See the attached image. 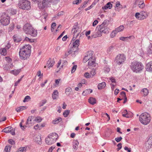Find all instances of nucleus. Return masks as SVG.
Here are the masks:
<instances>
[{
	"instance_id": "nucleus-1",
	"label": "nucleus",
	"mask_w": 152,
	"mask_h": 152,
	"mask_svg": "<svg viewBox=\"0 0 152 152\" xmlns=\"http://www.w3.org/2000/svg\"><path fill=\"white\" fill-rule=\"evenodd\" d=\"M31 48L30 45H26L20 49L19 55L21 59L25 60L29 57L31 53Z\"/></svg>"
},
{
	"instance_id": "nucleus-2",
	"label": "nucleus",
	"mask_w": 152,
	"mask_h": 152,
	"mask_svg": "<svg viewBox=\"0 0 152 152\" xmlns=\"http://www.w3.org/2000/svg\"><path fill=\"white\" fill-rule=\"evenodd\" d=\"M23 30L25 33L33 37H36L37 35V31L28 23H27L24 25Z\"/></svg>"
},
{
	"instance_id": "nucleus-3",
	"label": "nucleus",
	"mask_w": 152,
	"mask_h": 152,
	"mask_svg": "<svg viewBox=\"0 0 152 152\" xmlns=\"http://www.w3.org/2000/svg\"><path fill=\"white\" fill-rule=\"evenodd\" d=\"M130 66L132 71L136 73L140 72L144 68L141 62L137 61L132 62Z\"/></svg>"
},
{
	"instance_id": "nucleus-4",
	"label": "nucleus",
	"mask_w": 152,
	"mask_h": 152,
	"mask_svg": "<svg viewBox=\"0 0 152 152\" xmlns=\"http://www.w3.org/2000/svg\"><path fill=\"white\" fill-rule=\"evenodd\" d=\"M139 120L141 123L144 125H147L150 121L151 118L148 113H143L140 116Z\"/></svg>"
},
{
	"instance_id": "nucleus-5",
	"label": "nucleus",
	"mask_w": 152,
	"mask_h": 152,
	"mask_svg": "<svg viewBox=\"0 0 152 152\" xmlns=\"http://www.w3.org/2000/svg\"><path fill=\"white\" fill-rule=\"evenodd\" d=\"M18 6L20 8L24 10H29L31 8L30 2L27 0H20Z\"/></svg>"
},
{
	"instance_id": "nucleus-6",
	"label": "nucleus",
	"mask_w": 152,
	"mask_h": 152,
	"mask_svg": "<svg viewBox=\"0 0 152 152\" xmlns=\"http://www.w3.org/2000/svg\"><path fill=\"white\" fill-rule=\"evenodd\" d=\"M10 18L7 14L3 13L0 19V22L3 26H7L10 23Z\"/></svg>"
},
{
	"instance_id": "nucleus-7",
	"label": "nucleus",
	"mask_w": 152,
	"mask_h": 152,
	"mask_svg": "<svg viewBox=\"0 0 152 152\" xmlns=\"http://www.w3.org/2000/svg\"><path fill=\"white\" fill-rule=\"evenodd\" d=\"M103 28L99 26H97L95 30L92 33L91 37L95 38L101 37L102 33H105L106 32L105 30H103Z\"/></svg>"
},
{
	"instance_id": "nucleus-8",
	"label": "nucleus",
	"mask_w": 152,
	"mask_h": 152,
	"mask_svg": "<svg viewBox=\"0 0 152 152\" xmlns=\"http://www.w3.org/2000/svg\"><path fill=\"white\" fill-rule=\"evenodd\" d=\"M80 31L81 30L78 26L77 25H75L73 26L72 30V33L74 34L72 39L75 38H77L79 37V38L81 37L83 34L82 33H80Z\"/></svg>"
},
{
	"instance_id": "nucleus-9",
	"label": "nucleus",
	"mask_w": 152,
	"mask_h": 152,
	"mask_svg": "<svg viewBox=\"0 0 152 152\" xmlns=\"http://www.w3.org/2000/svg\"><path fill=\"white\" fill-rule=\"evenodd\" d=\"M126 57L123 54H119L115 58V60L117 64L119 65L123 64L126 60Z\"/></svg>"
},
{
	"instance_id": "nucleus-10",
	"label": "nucleus",
	"mask_w": 152,
	"mask_h": 152,
	"mask_svg": "<svg viewBox=\"0 0 152 152\" xmlns=\"http://www.w3.org/2000/svg\"><path fill=\"white\" fill-rule=\"evenodd\" d=\"M148 15V13L147 12L145 11H142L140 13H136L135 16L137 19L139 20H142L147 18Z\"/></svg>"
},
{
	"instance_id": "nucleus-11",
	"label": "nucleus",
	"mask_w": 152,
	"mask_h": 152,
	"mask_svg": "<svg viewBox=\"0 0 152 152\" xmlns=\"http://www.w3.org/2000/svg\"><path fill=\"white\" fill-rule=\"evenodd\" d=\"M93 52L92 51L88 52L87 55L86 56L83 58V61L84 62H86L88 61H89L91 59H94V57L93 56Z\"/></svg>"
},
{
	"instance_id": "nucleus-12",
	"label": "nucleus",
	"mask_w": 152,
	"mask_h": 152,
	"mask_svg": "<svg viewBox=\"0 0 152 152\" xmlns=\"http://www.w3.org/2000/svg\"><path fill=\"white\" fill-rule=\"evenodd\" d=\"M33 118V117L31 116H30L28 117L27 121L26 122V127L29 128L33 125V124L32 123V121Z\"/></svg>"
},
{
	"instance_id": "nucleus-13",
	"label": "nucleus",
	"mask_w": 152,
	"mask_h": 152,
	"mask_svg": "<svg viewBox=\"0 0 152 152\" xmlns=\"http://www.w3.org/2000/svg\"><path fill=\"white\" fill-rule=\"evenodd\" d=\"M48 136L55 142L58 137V135L55 133H53L49 134Z\"/></svg>"
},
{
	"instance_id": "nucleus-14",
	"label": "nucleus",
	"mask_w": 152,
	"mask_h": 152,
	"mask_svg": "<svg viewBox=\"0 0 152 152\" xmlns=\"http://www.w3.org/2000/svg\"><path fill=\"white\" fill-rule=\"evenodd\" d=\"M146 69L147 71L152 72V61H150L147 64Z\"/></svg>"
},
{
	"instance_id": "nucleus-15",
	"label": "nucleus",
	"mask_w": 152,
	"mask_h": 152,
	"mask_svg": "<svg viewBox=\"0 0 152 152\" xmlns=\"http://www.w3.org/2000/svg\"><path fill=\"white\" fill-rule=\"evenodd\" d=\"M55 61L53 59L50 58L47 62V65L49 68L52 67L54 65Z\"/></svg>"
},
{
	"instance_id": "nucleus-16",
	"label": "nucleus",
	"mask_w": 152,
	"mask_h": 152,
	"mask_svg": "<svg viewBox=\"0 0 152 152\" xmlns=\"http://www.w3.org/2000/svg\"><path fill=\"white\" fill-rule=\"evenodd\" d=\"M72 143L73 148L75 151L77 150L79 144V142L77 140H74Z\"/></svg>"
},
{
	"instance_id": "nucleus-17",
	"label": "nucleus",
	"mask_w": 152,
	"mask_h": 152,
	"mask_svg": "<svg viewBox=\"0 0 152 152\" xmlns=\"http://www.w3.org/2000/svg\"><path fill=\"white\" fill-rule=\"evenodd\" d=\"M45 141L46 143L48 145H50L54 143L53 140H52V139L48 136L45 139Z\"/></svg>"
},
{
	"instance_id": "nucleus-18",
	"label": "nucleus",
	"mask_w": 152,
	"mask_h": 152,
	"mask_svg": "<svg viewBox=\"0 0 152 152\" xmlns=\"http://www.w3.org/2000/svg\"><path fill=\"white\" fill-rule=\"evenodd\" d=\"M78 48L74 47H73L70 48V49L69 50V51H70V53L72 54V56H75V53L78 50Z\"/></svg>"
},
{
	"instance_id": "nucleus-19",
	"label": "nucleus",
	"mask_w": 152,
	"mask_h": 152,
	"mask_svg": "<svg viewBox=\"0 0 152 152\" xmlns=\"http://www.w3.org/2000/svg\"><path fill=\"white\" fill-rule=\"evenodd\" d=\"M109 21L107 20H105L104 21L103 23L101 25L99 26L102 28H103V29L105 30V28L108 25Z\"/></svg>"
},
{
	"instance_id": "nucleus-20",
	"label": "nucleus",
	"mask_w": 152,
	"mask_h": 152,
	"mask_svg": "<svg viewBox=\"0 0 152 152\" xmlns=\"http://www.w3.org/2000/svg\"><path fill=\"white\" fill-rule=\"evenodd\" d=\"M147 53L148 54L152 53V45L151 44H149L147 48Z\"/></svg>"
},
{
	"instance_id": "nucleus-21",
	"label": "nucleus",
	"mask_w": 152,
	"mask_h": 152,
	"mask_svg": "<svg viewBox=\"0 0 152 152\" xmlns=\"http://www.w3.org/2000/svg\"><path fill=\"white\" fill-rule=\"evenodd\" d=\"M146 144H148L149 146H148V147H151L152 145V134L151 135L149 138L148 139L147 141Z\"/></svg>"
},
{
	"instance_id": "nucleus-22",
	"label": "nucleus",
	"mask_w": 152,
	"mask_h": 152,
	"mask_svg": "<svg viewBox=\"0 0 152 152\" xmlns=\"http://www.w3.org/2000/svg\"><path fill=\"white\" fill-rule=\"evenodd\" d=\"M92 92V90L89 89L83 91L82 93V95L84 96H86L89 94L91 93Z\"/></svg>"
},
{
	"instance_id": "nucleus-23",
	"label": "nucleus",
	"mask_w": 152,
	"mask_h": 152,
	"mask_svg": "<svg viewBox=\"0 0 152 152\" xmlns=\"http://www.w3.org/2000/svg\"><path fill=\"white\" fill-rule=\"evenodd\" d=\"M112 4L110 2H108L104 6L102 7V9L104 10H106L107 8L110 9L112 7Z\"/></svg>"
},
{
	"instance_id": "nucleus-24",
	"label": "nucleus",
	"mask_w": 152,
	"mask_h": 152,
	"mask_svg": "<svg viewBox=\"0 0 152 152\" xmlns=\"http://www.w3.org/2000/svg\"><path fill=\"white\" fill-rule=\"evenodd\" d=\"M58 92L57 90L54 91L52 95V97L54 99H56L58 98Z\"/></svg>"
},
{
	"instance_id": "nucleus-25",
	"label": "nucleus",
	"mask_w": 152,
	"mask_h": 152,
	"mask_svg": "<svg viewBox=\"0 0 152 152\" xmlns=\"http://www.w3.org/2000/svg\"><path fill=\"white\" fill-rule=\"evenodd\" d=\"M106 84L105 82H103L99 84L98 86V88L99 89H102L105 87Z\"/></svg>"
},
{
	"instance_id": "nucleus-26",
	"label": "nucleus",
	"mask_w": 152,
	"mask_h": 152,
	"mask_svg": "<svg viewBox=\"0 0 152 152\" xmlns=\"http://www.w3.org/2000/svg\"><path fill=\"white\" fill-rule=\"evenodd\" d=\"M95 58L94 59L91 58L88 62V65L89 66H94L95 64Z\"/></svg>"
},
{
	"instance_id": "nucleus-27",
	"label": "nucleus",
	"mask_w": 152,
	"mask_h": 152,
	"mask_svg": "<svg viewBox=\"0 0 152 152\" xmlns=\"http://www.w3.org/2000/svg\"><path fill=\"white\" fill-rule=\"evenodd\" d=\"M124 28V26L123 25H121L119 27L116 28L115 30L117 33L123 31Z\"/></svg>"
},
{
	"instance_id": "nucleus-28",
	"label": "nucleus",
	"mask_w": 152,
	"mask_h": 152,
	"mask_svg": "<svg viewBox=\"0 0 152 152\" xmlns=\"http://www.w3.org/2000/svg\"><path fill=\"white\" fill-rule=\"evenodd\" d=\"M96 99L94 98L90 97L88 99V102L91 104L94 105L96 103Z\"/></svg>"
},
{
	"instance_id": "nucleus-29",
	"label": "nucleus",
	"mask_w": 152,
	"mask_h": 152,
	"mask_svg": "<svg viewBox=\"0 0 152 152\" xmlns=\"http://www.w3.org/2000/svg\"><path fill=\"white\" fill-rule=\"evenodd\" d=\"M62 121V118H61L59 117L58 118H56L53 120L52 121V123L53 124H58L59 122Z\"/></svg>"
},
{
	"instance_id": "nucleus-30",
	"label": "nucleus",
	"mask_w": 152,
	"mask_h": 152,
	"mask_svg": "<svg viewBox=\"0 0 152 152\" xmlns=\"http://www.w3.org/2000/svg\"><path fill=\"white\" fill-rule=\"evenodd\" d=\"M72 91V88L70 87H68L66 88L65 92L66 94L68 96H69L70 94V93Z\"/></svg>"
},
{
	"instance_id": "nucleus-31",
	"label": "nucleus",
	"mask_w": 152,
	"mask_h": 152,
	"mask_svg": "<svg viewBox=\"0 0 152 152\" xmlns=\"http://www.w3.org/2000/svg\"><path fill=\"white\" fill-rule=\"evenodd\" d=\"M11 129L12 127L9 126L3 129L2 131L7 133H8L10 132V130H11Z\"/></svg>"
},
{
	"instance_id": "nucleus-32",
	"label": "nucleus",
	"mask_w": 152,
	"mask_h": 152,
	"mask_svg": "<svg viewBox=\"0 0 152 152\" xmlns=\"http://www.w3.org/2000/svg\"><path fill=\"white\" fill-rule=\"evenodd\" d=\"M80 44V40L79 39H76L75 41L73 43V46L74 47L78 48Z\"/></svg>"
},
{
	"instance_id": "nucleus-33",
	"label": "nucleus",
	"mask_w": 152,
	"mask_h": 152,
	"mask_svg": "<svg viewBox=\"0 0 152 152\" xmlns=\"http://www.w3.org/2000/svg\"><path fill=\"white\" fill-rule=\"evenodd\" d=\"M0 52L1 54L4 56L6 55L7 53V50L4 48L1 49L0 50Z\"/></svg>"
},
{
	"instance_id": "nucleus-34",
	"label": "nucleus",
	"mask_w": 152,
	"mask_h": 152,
	"mask_svg": "<svg viewBox=\"0 0 152 152\" xmlns=\"http://www.w3.org/2000/svg\"><path fill=\"white\" fill-rule=\"evenodd\" d=\"M26 108V106H20L16 108V110L18 112H19L21 111L25 110Z\"/></svg>"
},
{
	"instance_id": "nucleus-35",
	"label": "nucleus",
	"mask_w": 152,
	"mask_h": 152,
	"mask_svg": "<svg viewBox=\"0 0 152 152\" xmlns=\"http://www.w3.org/2000/svg\"><path fill=\"white\" fill-rule=\"evenodd\" d=\"M41 137L39 136H37L35 139V141L39 144L41 143Z\"/></svg>"
},
{
	"instance_id": "nucleus-36",
	"label": "nucleus",
	"mask_w": 152,
	"mask_h": 152,
	"mask_svg": "<svg viewBox=\"0 0 152 152\" xmlns=\"http://www.w3.org/2000/svg\"><path fill=\"white\" fill-rule=\"evenodd\" d=\"M53 0H43L42 4L43 6L45 7L46 4H47L49 2H51Z\"/></svg>"
},
{
	"instance_id": "nucleus-37",
	"label": "nucleus",
	"mask_w": 152,
	"mask_h": 152,
	"mask_svg": "<svg viewBox=\"0 0 152 152\" xmlns=\"http://www.w3.org/2000/svg\"><path fill=\"white\" fill-rule=\"evenodd\" d=\"M138 6L140 8H143L145 7V4L143 1H140L139 4H138Z\"/></svg>"
},
{
	"instance_id": "nucleus-38",
	"label": "nucleus",
	"mask_w": 152,
	"mask_h": 152,
	"mask_svg": "<svg viewBox=\"0 0 152 152\" xmlns=\"http://www.w3.org/2000/svg\"><path fill=\"white\" fill-rule=\"evenodd\" d=\"M20 69L14 70L11 71V73L15 75H17L20 72Z\"/></svg>"
},
{
	"instance_id": "nucleus-39",
	"label": "nucleus",
	"mask_w": 152,
	"mask_h": 152,
	"mask_svg": "<svg viewBox=\"0 0 152 152\" xmlns=\"http://www.w3.org/2000/svg\"><path fill=\"white\" fill-rule=\"evenodd\" d=\"M110 68L107 65L104 67L103 69L104 72L105 73H107L110 71Z\"/></svg>"
},
{
	"instance_id": "nucleus-40",
	"label": "nucleus",
	"mask_w": 152,
	"mask_h": 152,
	"mask_svg": "<svg viewBox=\"0 0 152 152\" xmlns=\"http://www.w3.org/2000/svg\"><path fill=\"white\" fill-rule=\"evenodd\" d=\"M117 32L115 31V30L113 31L111 33L110 35V37L111 38H113L114 37L116 34H117Z\"/></svg>"
},
{
	"instance_id": "nucleus-41",
	"label": "nucleus",
	"mask_w": 152,
	"mask_h": 152,
	"mask_svg": "<svg viewBox=\"0 0 152 152\" xmlns=\"http://www.w3.org/2000/svg\"><path fill=\"white\" fill-rule=\"evenodd\" d=\"M114 47L113 46H110L109 47L107 50V52L108 53H110L112 52Z\"/></svg>"
},
{
	"instance_id": "nucleus-42",
	"label": "nucleus",
	"mask_w": 152,
	"mask_h": 152,
	"mask_svg": "<svg viewBox=\"0 0 152 152\" xmlns=\"http://www.w3.org/2000/svg\"><path fill=\"white\" fill-rule=\"evenodd\" d=\"M122 116L126 118H129V115L128 114L127 111L126 110H124V111L122 113Z\"/></svg>"
},
{
	"instance_id": "nucleus-43",
	"label": "nucleus",
	"mask_w": 152,
	"mask_h": 152,
	"mask_svg": "<svg viewBox=\"0 0 152 152\" xmlns=\"http://www.w3.org/2000/svg\"><path fill=\"white\" fill-rule=\"evenodd\" d=\"M131 37V36L129 37H122L119 38V39L122 41H127V39L128 38H130Z\"/></svg>"
},
{
	"instance_id": "nucleus-44",
	"label": "nucleus",
	"mask_w": 152,
	"mask_h": 152,
	"mask_svg": "<svg viewBox=\"0 0 152 152\" xmlns=\"http://www.w3.org/2000/svg\"><path fill=\"white\" fill-rule=\"evenodd\" d=\"M47 17V15H42L41 16V18H42L41 19V21L43 23H44L46 22V18Z\"/></svg>"
},
{
	"instance_id": "nucleus-45",
	"label": "nucleus",
	"mask_w": 152,
	"mask_h": 152,
	"mask_svg": "<svg viewBox=\"0 0 152 152\" xmlns=\"http://www.w3.org/2000/svg\"><path fill=\"white\" fill-rule=\"evenodd\" d=\"M142 91L143 92V95L145 96H146L148 93V91L147 88L143 89Z\"/></svg>"
},
{
	"instance_id": "nucleus-46",
	"label": "nucleus",
	"mask_w": 152,
	"mask_h": 152,
	"mask_svg": "<svg viewBox=\"0 0 152 152\" xmlns=\"http://www.w3.org/2000/svg\"><path fill=\"white\" fill-rule=\"evenodd\" d=\"M26 148L25 147H21L20 148L18 151V152H23L26 151Z\"/></svg>"
},
{
	"instance_id": "nucleus-47",
	"label": "nucleus",
	"mask_w": 152,
	"mask_h": 152,
	"mask_svg": "<svg viewBox=\"0 0 152 152\" xmlns=\"http://www.w3.org/2000/svg\"><path fill=\"white\" fill-rule=\"evenodd\" d=\"M70 111L69 110H65L63 113V115L65 117H67L69 115Z\"/></svg>"
},
{
	"instance_id": "nucleus-48",
	"label": "nucleus",
	"mask_w": 152,
	"mask_h": 152,
	"mask_svg": "<svg viewBox=\"0 0 152 152\" xmlns=\"http://www.w3.org/2000/svg\"><path fill=\"white\" fill-rule=\"evenodd\" d=\"M31 99V98L30 96H27L25 97L24 99L23 100V102H28L29 100Z\"/></svg>"
},
{
	"instance_id": "nucleus-49",
	"label": "nucleus",
	"mask_w": 152,
	"mask_h": 152,
	"mask_svg": "<svg viewBox=\"0 0 152 152\" xmlns=\"http://www.w3.org/2000/svg\"><path fill=\"white\" fill-rule=\"evenodd\" d=\"M11 147V146L10 145H9V146H6L4 149V151L6 152H9L10 151Z\"/></svg>"
},
{
	"instance_id": "nucleus-50",
	"label": "nucleus",
	"mask_w": 152,
	"mask_h": 152,
	"mask_svg": "<svg viewBox=\"0 0 152 152\" xmlns=\"http://www.w3.org/2000/svg\"><path fill=\"white\" fill-rule=\"evenodd\" d=\"M77 67V65H74L72 67V69H71V72L72 73H74Z\"/></svg>"
},
{
	"instance_id": "nucleus-51",
	"label": "nucleus",
	"mask_w": 152,
	"mask_h": 152,
	"mask_svg": "<svg viewBox=\"0 0 152 152\" xmlns=\"http://www.w3.org/2000/svg\"><path fill=\"white\" fill-rule=\"evenodd\" d=\"M82 1V0H74L73 1V4H78L79 3H80Z\"/></svg>"
},
{
	"instance_id": "nucleus-52",
	"label": "nucleus",
	"mask_w": 152,
	"mask_h": 152,
	"mask_svg": "<svg viewBox=\"0 0 152 152\" xmlns=\"http://www.w3.org/2000/svg\"><path fill=\"white\" fill-rule=\"evenodd\" d=\"M24 122L23 120H22V121L21 122L20 124V126L21 128V129H25V127H26V125H24L23 126L22 123L23 122Z\"/></svg>"
},
{
	"instance_id": "nucleus-53",
	"label": "nucleus",
	"mask_w": 152,
	"mask_h": 152,
	"mask_svg": "<svg viewBox=\"0 0 152 152\" xmlns=\"http://www.w3.org/2000/svg\"><path fill=\"white\" fill-rule=\"evenodd\" d=\"M116 7H119V8H122V5L120 4V2L119 1H117L116 3Z\"/></svg>"
},
{
	"instance_id": "nucleus-54",
	"label": "nucleus",
	"mask_w": 152,
	"mask_h": 152,
	"mask_svg": "<svg viewBox=\"0 0 152 152\" xmlns=\"http://www.w3.org/2000/svg\"><path fill=\"white\" fill-rule=\"evenodd\" d=\"M84 76L86 78H89L91 77V75H90L89 73L88 72H86L84 74Z\"/></svg>"
},
{
	"instance_id": "nucleus-55",
	"label": "nucleus",
	"mask_w": 152,
	"mask_h": 152,
	"mask_svg": "<svg viewBox=\"0 0 152 152\" xmlns=\"http://www.w3.org/2000/svg\"><path fill=\"white\" fill-rule=\"evenodd\" d=\"M122 137H118L115 138V140L117 142H120L122 140Z\"/></svg>"
},
{
	"instance_id": "nucleus-56",
	"label": "nucleus",
	"mask_w": 152,
	"mask_h": 152,
	"mask_svg": "<svg viewBox=\"0 0 152 152\" xmlns=\"http://www.w3.org/2000/svg\"><path fill=\"white\" fill-rule=\"evenodd\" d=\"M34 120L38 122H40L41 121L42 119L40 117H37Z\"/></svg>"
},
{
	"instance_id": "nucleus-57",
	"label": "nucleus",
	"mask_w": 152,
	"mask_h": 152,
	"mask_svg": "<svg viewBox=\"0 0 152 152\" xmlns=\"http://www.w3.org/2000/svg\"><path fill=\"white\" fill-rule=\"evenodd\" d=\"M91 74L92 75V77H93L94 75L96 74V71L95 70L93 69L91 71Z\"/></svg>"
},
{
	"instance_id": "nucleus-58",
	"label": "nucleus",
	"mask_w": 152,
	"mask_h": 152,
	"mask_svg": "<svg viewBox=\"0 0 152 152\" xmlns=\"http://www.w3.org/2000/svg\"><path fill=\"white\" fill-rule=\"evenodd\" d=\"M34 128L36 130H40L41 129V126H40L38 124L35 126Z\"/></svg>"
},
{
	"instance_id": "nucleus-59",
	"label": "nucleus",
	"mask_w": 152,
	"mask_h": 152,
	"mask_svg": "<svg viewBox=\"0 0 152 152\" xmlns=\"http://www.w3.org/2000/svg\"><path fill=\"white\" fill-rule=\"evenodd\" d=\"M120 94L121 95V97H123L124 98L126 96L125 93L124 91H121L120 93Z\"/></svg>"
},
{
	"instance_id": "nucleus-60",
	"label": "nucleus",
	"mask_w": 152,
	"mask_h": 152,
	"mask_svg": "<svg viewBox=\"0 0 152 152\" xmlns=\"http://www.w3.org/2000/svg\"><path fill=\"white\" fill-rule=\"evenodd\" d=\"M8 141L9 143L12 145H14L15 144V141L12 139H9Z\"/></svg>"
},
{
	"instance_id": "nucleus-61",
	"label": "nucleus",
	"mask_w": 152,
	"mask_h": 152,
	"mask_svg": "<svg viewBox=\"0 0 152 152\" xmlns=\"http://www.w3.org/2000/svg\"><path fill=\"white\" fill-rule=\"evenodd\" d=\"M117 146L118 147V148H117V150L118 151L122 148V144L121 143H119L117 145Z\"/></svg>"
},
{
	"instance_id": "nucleus-62",
	"label": "nucleus",
	"mask_w": 152,
	"mask_h": 152,
	"mask_svg": "<svg viewBox=\"0 0 152 152\" xmlns=\"http://www.w3.org/2000/svg\"><path fill=\"white\" fill-rule=\"evenodd\" d=\"M10 133L13 135H14L15 134V130L12 128V127L11 130H10Z\"/></svg>"
},
{
	"instance_id": "nucleus-63",
	"label": "nucleus",
	"mask_w": 152,
	"mask_h": 152,
	"mask_svg": "<svg viewBox=\"0 0 152 152\" xmlns=\"http://www.w3.org/2000/svg\"><path fill=\"white\" fill-rule=\"evenodd\" d=\"M5 59L8 62H10L12 61L11 59L9 57H5Z\"/></svg>"
},
{
	"instance_id": "nucleus-64",
	"label": "nucleus",
	"mask_w": 152,
	"mask_h": 152,
	"mask_svg": "<svg viewBox=\"0 0 152 152\" xmlns=\"http://www.w3.org/2000/svg\"><path fill=\"white\" fill-rule=\"evenodd\" d=\"M64 14V11H61L59 12L57 14V16H61V15H63Z\"/></svg>"
}]
</instances>
